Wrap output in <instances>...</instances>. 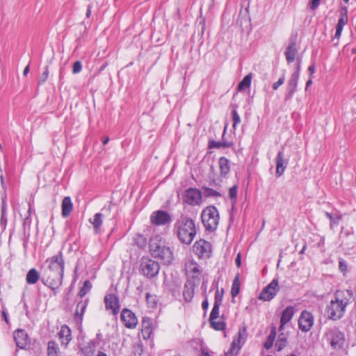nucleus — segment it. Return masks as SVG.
Listing matches in <instances>:
<instances>
[{"label":"nucleus","mask_w":356,"mask_h":356,"mask_svg":"<svg viewBox=\"0 0 356 356\" xmlns=\"http://www.w3.org/2000/svg\"><path fill=\"white\" fill-rule=\"evenodd\" d=\"M285 81V77L284 76H282L277 81L275 82L273 84V90H276L278 89V88L282 86L284 82Z\"/></svg>","instance_id":"nucleus-54"},{"label":"nucleus","mask_w":356,"mask_h":356,"mask_svg":"<svg viewBox=\"0 0 356 356\" xmlns=\"http://www.w3.org/2000/svg\"><path fill=\"white\" fill-rule=\"evenodd\" d=\"M95 341H90L81 348V351L84 356H92L95 353Z\"/></svg>","instance_id":"nucleus-30"},{"label":"nucleus","mask_w":356,"mask_h":356,"mask_svg":"<svg viewBox=\"0 0 356 356\" xmlns=\"http://www.w3.org/2000/svg\"><path fill=\"white\" fill-rule=\"evenodd\" d=\"M40 279V274L35 268H31L26 274V280L29 284H35Z\"/></svg>","instance_id":"nucleus-29"},{"label":"nucleus","mask_w":356,"mask_h":356,"mask_svg":"<svg viewBox=\"0 0 356 356\" xmlns=\"http://www.w3.org/2000/svg\"><path fill=\"white\" fill-rule=\"evenodd\" d=\"M232 120H233V128L236 129L237 124L241 122V118L236 110L232 111Z\"/></svg>","instance_id":"nucleus-49"},{"label":"nucleus","mask_w":356,"mask_h":356,"mask_svg":"<svg viewBox=\"0 0 356 356\" xmlns=\"http://www.w3.org/2000/svg\"><path fill=\"white\" fill-rule=\"evenodd\" d=\"M0 180H1V185L3 191V195L2 196V212H3L4 210V204H5V200L6 197V186L5 184L4 178L3 175H0Z\"/></svg>","instance_id":"nucleus-45"},{"label":"nucleus","mask_w":356,"mask_h":356,"mask_svg":"<svg viewBox=\"0 0 356 356\" xmlns=\"http://www.w3.org/2000/svg\"><path fill=\"white\" fill-rule=\"evenodd\" d=\"M220 305L213 304L211 312L210 314L209 320L217 319L219 316V307Z\"/></svg>","instance_id":"nucleus-46"},{"label":"nucleus","mask_w":356,"mask_h":356,"mask_svg":"<svg viewBox=\"0 0 356 356\" xmlns=\"http://www.w3.org/2000/svg\"><path fill=\"white\" fill-rule=\"evenodd\" d=\"M49 356H58V346L54 341H50L48 343L47 347Z\"/></svg>","instance_id":"nucleus-37"},{"label":"nucleus","mask_w":356,"mask_h":356,"mask_svg":"<svg viewBox=\"0 0 356 356\" xmlns=\"http://www.w3.org/2000/svg\"><path fill=\"white\" fill-rule=\"evenodd\" d=\"M287 344V337L285 334L281 333L278 336V339L275 343L277 351L282 350Z\"/></svg>","instance_id":"nucleus-33"},{"label":"nucleus","mask_w":356,"mask_h":356,"mask_svg":"<svg viewBox=\"0 0 356 356\" xmlns=\"http://www.w3.org/2000/svg\"><path fill=\"white\" fill-rule=\"evenodd\" d=\"M146 301L152 307H154L157 304L156 297L149 293H146Z\"/></svg>","instance_id":"nucleus-48"},{"label":"nucleus","mask_w":356,"mask_h":356,"mask_svg":"<svg viewBox=\"0 0 356 356\" xmlns=\"http://www.w3.org/2000/svg\"><path fill=\"white\" fill-rule=\"evenodd\" d=\"M339 269L343 275H346V273L348 271V265L345 260L339 259Z\"/></svg>","instance_id":"nucleus-44"},{"label":"nucleus","mask_w":356,"mask_h":356,"mask_svg":"<svg viewBox=\"0 0 356 356\" xmlns=\"http://www.w3.org/2000/svg\"><path fill=\"white\" fill-rule=\"evenodd\" d=\"M275 337H276V328H275V327H273L271 328L270 334L268 335L266 341L264 343V347L267 350L270 349L273 346Z\"/></svg>","instance_id":"nucleus-34"},{"label":"nucleus","mask_w":356,"mask_h":356,"mask_svg":"<svg viewBox=\"0 0 356 356\" xmlns=\"http://www.w3.org/2000/svg\"><path fill=\"white\" fill-rule=\"evenodd\" d=\"M211 327L216 330H223L225 329L226 324L223 321H216V319L209 320Z\"/></svg>","instance_id":"nucleus-38"},{"label":"nucleus","mask_w":356,"mask_h":356,"mask_svg":"<svg viewBox=\"0 0 356 356\" xmlns=\"http://www.w3.org/2000/svg\"><path fill=\"white\" fill-rule=\"evenodd\" d=\"M59 338L61 340V343L64 345L68 344L71 341V330L67 326H62L58 333Z\"/></svg>","instance_id":"nucleus-24"},{"label":"nucleus","mask_w":356,"mask_h":356,"mask_svg":"<svg viewBox=\"0 0 356 356\" xmlns=\"http://www.w3.org/2000/svg\"><path fill=\"white\" fill-rule=\"evenodd\" d=\"M334 305V300H330V304L327 306V315L328 318L333 319L334 318V309L332 308V305Z\"/></svg>","instance_id":"nucleus-52"},{"label":"nucleus","mask_w":356,"mask_h":356,"mask_svg":"<svg viewBox=\"0 0 356 356\" xmlns=\"http://www.w3.org/2000/svg\"><path fill=\"white\" fill-rule=\"evenodd\" d=\"M346 343L345 335L341 332H335V348H343Z\"/></svg>","instance_id":"nucleus-36"},{"label":"nucleus","mask_w":356,"mask_h":356,"mask_svg":"<svg viewBox=\"0 0 356 356\" xmlns=\"http://www.w3.org/2000/svg\"><path fill=\"white\" fill-rule=\"evenodd\" d=\"M201 356H210V355L207 350H202Z\"/></svg>","instance_id":"nucleus-63"},{"label":"nucleus","mask_w":356,"mask_h":356,"mask_svg":"<svg viewBox=\"0 0 356 356\" xmlns=\"http://www.w3.org/2000/svg\"><path fill=\"white\" fill-rule=\"evenodd\" d=\"M48 76H49V70H48V67H46L44 72L39 77L38 84L39 85L43 84L47 79Z\"/></svg>","instance_id":"nucleus-51"},{"label":"nucleus","mask_w":356,"mask_h":356,"mask_svg":"<svg viewBox=\"0 0 356 356\" xmlns=\"http://www.w3.org/2000/svg\"><path fill=\"white\" fill-rule=\"evenodd\" d=\"M235 344H236V340H234L232 344V348L230 350L231 353H233L235 350Z\"/></svg>","instance_id":"nucleus-64"},{"label":"nucleus","mask_w":356,"mask_h":356,"mask_svg":"<svg viewBox=\"0 0 356 356\" xmlns=\"http://www.w3.org/2000/svg\"><path fill=\"white\" fill-rule=\"evenodd\" d=\"M177 235L180 241L189 245L196 235V229L194 221L187 217L181 216L175 224Z\"/></svg>","instance_id":"nucleus-2"},{"label":"nucleus","mask_w":356,"mask_h":356,"mask_svg":"<svg viewBox=\"0 0 356 356\" xmlns=\"http://www.w3.org/2000/svg\"><path fill=\"white\" fill-rule=\"evenodd\" d=\"M202 197L200 191L190 188L184 192L183 200L189 205H198L202 202Z\"/></svg>","instance_id":"nucleus-9"},{"label":"nucleus","mask_w":356,"mask_h":356,"mask_svg":"<svg viewBox=\"0 0 356 356\" xmlns=\"http://www.w3.org/2000/svg\"><path fill=\"white\" fill-rule=\"evenodd\" d=\"M308 71L309 72V76H311L315 72V65L312 64L308 67Z\"/></svg>","instance_id":"nucleus-57"},{"label":"nucleus","mask_w":356,"mask_h":356,"mask_svg":"<svg viewBox=\"0 0 356 356\" xmlns=\"http://www.w3.org/2000/svg\"><path fill=\"white\" fill-rule=\"evenodd\" d=\"M91 288L92 284L90 282L89 280H86L84 282L83 287L80 289L79 292V296H80V298H82L83 296H85L87 294V293L91 289Z\"/></svg>","instance_id":"nucleus-40"},{"label":"nucleus","mask_w":356,"mask_h":356,"mask_svg":"<svg viewBox=\"0 0 356 356\" xmlns=\"http://www.w3.org/2000/svg\"><path fill=\"white\" fill-rule=\"evenodd\" d=\"M149 248L152 257L161 259L166 265L172 263L173 252L162 237L159 235L152 236L149 239Z\"/></svg>","instance_id":"nucleus-1"},{"label":"nucleus","mask_w":356,"mask_h":356,"mask_svg":"<svg viewBox=\"0 0 356 356\" xmlns=\"http://www.w3.org/2000/svg\"><path fill=\"white\" fill-rule=\"evenodd\" d=\"M238 187L236 185L233 186L229 190V197L232 200H236L237 197Z\"/></svg>","instance_id":"nucleus-50"},{"label":"nucleus","mask_w":356,"mask_h":356,"mask_svg":"<svg viewBox=\"0 0 356 356\" xmlns=\"http://www.w3.org/2000/svg\"><path fill=\"white\" fill-rule=\"evenodd\" d=\"M314 324V318L307 311H303L298 320L299 328L303 332H308Z\"/></svg>","instance_id":"nucleus-12"},{"label":"nucleus","mask_w":356,"mask_h":356,"mask_svg":"<svg viewBox=\"0 0 356 356\" xmlns=\"http://www.w3.org/2000/svg\"><path fill=\"white\" fill-rule=\"evenodd\" d=\"M193 248L197 254L200 257H209L211 252V245L209 242L204 240H200L197 241Z\"/></svg>","instance_id":"nucleus-13"},{"label":"nucleus","mask_w":356,"mask_h":356,"mask_svg":"<svg viewBox=\"0 0 356 356\" xmlns=\"http://www.w3.org/2000/svg\"><path fill=\"white\" fill-rule=\"evenodd\" d=\"M186 270L188 273L193 274V277H195L200 274L199 265L193 261L186 263Z\"/></svg>","instance_id":"nucleus-31"},{"label":"nucleus","mask_w":356,"mask_h":356,"mask_svg":"<svg viewBox=\"0 0 356 356\" xmlns=\"http://www.w3.org/2000/svg\"><path fill=\"white\" fill-rule=\"evenodd\" d=\"M63 277V273H61L44 271L42 277V282L56 293V290L62 284Z\"/></svg>","instance_id":"nucleus-5"},{"label":"nucleus","mask_w":356,"mask_h":356,"mask_svg":"<svg viewBox=\"0 0 356 356\" xmlns=\"http://www.w3.org/2000/svg\"><path fill=\"white\" fill-rule=\"evenodd\" d=\"M276 163V175L280 177L283 175L288 161L284 159V154L283 151H279L275 158Z\"/></svg>","instance_id":"nucleus-15"},{"label":"nucleus","mask_w":356,"mask_h":356,"mask_svg":"<svg viewBox=\"0 0 356 356\" xmlns=\"http://www.w3.org/2000/svg\"><path fill=\"white\" fill-rule=\"evenodd\" d=\"M135 243L140 248H143L146 245V238L143 235L138 234L134 239Z\"/></svg>","instance_id":"nucleus-41"},{"label":"nucleus","mask_w":356,"mask_h":356,"mask_svg":"<svg viewBox=\"0 0 356 356\" xmlns=\"http://www.w3.org/2000/svg\"><path fill=\"white\" fill-rule=\"evenodd\" d=\"M321 0H312L311 2V9L315 10L319 5Z\"/></svg>","instance_id":"nucleus-56"},{"label":"nucleus","mask_w":356,"mask_h":356,"mask_svg":"<svg viewBox=\"0 0 356 356\" xmlns=\"http://www.w3.org/2000/svg\"><path fill=\"white\" fill-rule=\"evenodd\" d=\"M103 214L102 213H97L94 215L92 218L89 220L90 222L92 225L95 234H99L101 230V227L103 222Z\"/></svg>","instance_id":"nucleus-22"},{"label":"nucleus","mask_w":356,"mask_h":356,"mask_svg":"<svg viewBox=\"0 0 356 356\" xmlns=\"http://www.w3.org/2000/svg\"><path fill=\"white\" fill-rule=\"evenodd\" d=\"M201 218L206 230L213 232L217 229L219 223V213L215 207H206L202 212Z\"/></svg>","instance_id":"nucleus-3"},{"label":"nucleus","mask_w":356,"mask_h":356,"mask_svg":"<svg viewBox=\"0 0 356 356\" xmlns=\"http://www.w3.org/2000/svg\"><path fill=\"white\" fill-rule=\"evenodd\" d=\"M141 327L143 338L145 340L149 339L153 331L152 320L148 317H144L142 321Z\"/></svg>","instance_id":"nucleus-17"},{"label":"nucleus","mask_w":356,"mask_h":356,"mask_svg":"<svg viewBox=\"0 0 356 356\" xmlns=\"http://www.w3.org/2000/svg\"><path fill=\"white\" fill-rule=\"evenodd\" d=\"M106 309H111L113 315H117L120 310L119 298L114 294H107L104 297Z\"/></svg>","instance_id":"nucleus-14"},{"label":"nucleus","mask_w":356,"mask_h":356,"mask_svg":"<svg viewBox=\"0 0 356 356\" xmlns=\"http://www.w3.org/2000/svg\"><path fill=\"white\" fill-rule=\"evenodd\" d=\"M120 317L124 325L129 329H134L138 325V318L130 309H123Z\"/></svg>","instance_id":"nucleus-11"},{"label":"nucleus","mask_w":356,"mask_h":356,"mask_svg":"<svg viewBox=\"0 0 356 356\" xmlns=\"http://www.w3.org/2000/svg\"><path fill=\"white\" fill-rule=\"evenodd\" d=\"M352 297L353 293L349 290H337L335 292V304L337 305L335 319H340L343 316L346 307L350 302Z\"/></svg>","instance_id":"nucleus-4"},{"label":"nucleus","mask_w":356,"mask_h":356,"mask_svg":"<svg viewBox=\"0 0 356 356\" xmlns=\"http://www.w3.org/2000/svg\"><path fill=\"white\" fill-rule=\"evenodd\" d=\"M280 287L277 280H273L261 292L259 296V300L269 301L272 300L279 291Z\"/></svg>","instance_id":"nucleus-8"},{"label":"nucleus","mask_w":356,"mask_h":356,"mask_svg":"<svg viewBox=\"0 0 356 356\" xmlns=\"http://www.w3.org/2000/svg\"><path fill=\"white\" fill-rule=\"evenodd\" d=\"M341 17L338 21V24L337 25V30L335 32V38H339L341 33L343 26L348 22V15H347V8L343 7L341 9Z\"/></svg>","instance_id":"nucleus-18"},{"label":"nucleus","mask_w":356,"mask_h":356,"mask_svg":"<svg viewBox=\"0 0 356 356\" xmlns=\"http://www.w3.org/2000/svg\"><path fill=\"white\" fill-rule=\"evenodd\" d=\"M243 21H244V22L246 24H250V18L249 16V10H248V8H246L243 12L242 10H241L240 14H239V17L237 19V23L239 24L241 26H242Z\"/></svg>","instance_id":"nucleus-35"},{"label":"nucleus","mask_w":356,"mask_h":356,"mask_svg":"<svg viewBox=\"0 0 356 356\" xmlns=\"http://www.w3.org/2000/svg\"><path fill=\"white\" fill-rule=\"evenodd\" d=\"M239 291H240V283H239L238 277L237 276L234 278L233 284H232V290H231L232 296L233 297H236L239 293Z\"/></svg>","instance_id":"nucleus-39"},{"label":"nucleus","mask_w":356,"mask_h":356,"mask_svg":"<svg viewBox=\"0 0 356 356\" xmlns=\"http://www.w3.org/2000/svg\"><path fill=\"white\" fill-rule=\"evenodd\" d=\"M218 164L220 171V176L225 177L230 170L229 161L227 158L222 156L219 159Z\"/></svg>","instance_id":"nucleus-23"},{"label":"nucleus","mask_w":356,"mask_h":356,"mask_svg":"<svg viewBox=\"0 0 356 356\" xmlns=\"http://www.w3.org/2000/svg\"><path fill=\"white\" fill-rule=\"evenodd\" d=\"M27 334L22 330H17L14 332V339L17 346L23 348L26 345Z\"/></svg>","instance_id":"nucleus-21"},{"label":"nucleus","mask_w":356,"mask_h":356,"mask_svg":"<svg viewBox=\"0 0 356 356\" xmlns=\"http://www.w3.org/2000/svg\"><path fill=\"white\" fill-rule=\"evenodd\" d=\"M88 299L86 298L85 300H81L78 302L76 308L75 316L80 321H82L83 316L84 314L85 310L88 306Z\"/></svg>","instance_id":"nucleus-27"},{"label":"nucleus","mask_w":356,"mask_h":356,"mask_svg":"<svg viewBox=\"0 0 356 356\" xmlns=\"http://www.w3.org/2000/svg\"><path fill=\"white\" fill-rule=\"evenodd\" d=\"M300 70V62L298 60V63L296 64V70H295V72L293 73H297V76H299Z\"/></svg>","instance_id":"nucleus-58"},{"label":"nucleus","mask_w":356,"mask_h":356,"mask_svg":"<svg viewBox=\"0 0 356 356\" xmlns=\"http://www.w3.org/2000/svg\"><path fill=\"white\" fill-rule=\"evenodd\" d=\"M62 216L67 217L72 211L73 204L70 197H65L63 200L62 204Z\"/></svg>","instance_id":"nucleus-25"},{"label":"nucleus","mask_w":356,"mask_h":356,"mask_svg":"<svg viewBox=\"0 0 356 356\" xmlns=\"http://www.w3.org/2000/svg\"><path fill=\"white\" fill-rule=\"evenodd\" d=\"M236 264L238 267H240L241 265V254H238L236 258Z\"/></svg>","instance_id":"nucleus-60"},{"label":"nucleus","mask_w":356,"mask_h":356,"mask_svg":"<svg viewBox=\"0 0 356 356\" xmlns=\"http://www.w3.org/2000/svg\"><path fill=\"white\" fill-rule=\"evenodd\" d=\"M297 53L296 44L295 42H291L288 46L285 52L286 58L288 63H292Z\"/></svg>","instance_id":"nucleus-28"},{"label":"nucleus","mask_w":356,"mask_h":356,"mask_svg":"<svg viewBox=\"0 0 356 356\" xmlns=\"http://www.w3.org/2000/svg\"><path fill=\"white\" fill-rule=\"evenodd\" d=\"M202 307L204 310H207L209 307V301L206 299L202 302Z\"/></svg>","instance_id":"nucleus-59"},{"label":"nucleus","mask_w":356,"mask_h":356,"mask_svg":"<svg viewBox=\"0 0 356 356\" xmlns=\"http://www.w3.org/2000/svg\"><path fill=\"white\" fill-rule=\"evenodd\" d=\"M226 128L224 130L223 134H222V141H215V140H210L209 142V148H226V147H230L233 145V143L229 142L225 140L224 138V136L225 134Z\"/></svg>","instance_id":"nucleus-26"},{"label":"nucleus","mask_w":356,"mask_h":356,"mask_svg":"<svg viewBox=\"0 0 356 356\" xmlns=\"http://www.w3.org/2000/svg\"><path fill=\"white\" fill-rule=\"evenodd\" d=\"M91 10H92V6L88 5L87 7V11H86V17L89 18L91 15Z\"/></svg>","instance_id":"nucleus-61"},{"label":"nucleus","mask_w":356,"mask_h":356,"mask_svg":"<svg viewBox=\"0 0 356 356\" xmlns=\"http://www.w3.org/2000/svg\"><path fill=\"white\" fill-rule=\"evenodd\" d=\"M29 65H27L25 67V68L24 69V72H23V74L24 76H26L28 74V73L29 72Z\"/></svg>","instance_id":"nucleus-62"},{"label":"nucleus","mask_w":356,"mask_h":356,"mask_svg":"<svg viewBox=\"0 0 356 356\" xmlns=\"http://www.w3.org/2000/svg\"><path fill=\"white\" fill-rule=\"evenodd\" d=\"M245 333H246V329H245V327H244V328L243 329V330H239L238 334V343H240V340H241V339H244L243 335H245Z\"/></svg>","instance_id":"nucleus-55"},{"label":"nucleus","mask_w":356,"mask_h":356,"mask_svg":"<svg viewBox=\"0 0 356 356\" xmlns=\"http://www.w3.org/2000/svg\"><path fill=\"white\" fill-rule=\"evenodd\" d=\"M150 221L156 226L165 225L171 221V217L167 211L159 210L151 214Z\"/></svg>","instance_id":"nucleus-10"},{"label":"nucleus","mask_w":356,"mask_h":356,"mask_svg":"<svg viewBox=\"0 0 356 356\" xmlns=\"http://www.w3.org/2000/svg\"><path fill=\"white\" fill-rule=\"evenodd\" d=\"M299 76H297V73H293L291 76L287 85L286 93L285 95V99L289 100L290 99L296 90V88L298 86Z\"/></svg>","instance_id":"nucleus-16"},{"label":"nucleus","mask_w":356,"mask_h":356,"mask_svg":"<svg viewBox=\"0 0 356 356\" xmlns=\"http://www.w3.org/2000/svg\"><path fill=\"white\" fill-rule=\"evenodd\" d=\"M133 350L135 355H141L143 354V346L140 341H138L134 344Z\"/></svg>","instance_id":"nucleus-42"},{"label":"nucleus","mask_w":356,"mask_h":356,"mask_svg":"<svg viewBox=\"0 0 356 356\" xmlns=\"http://www.w3.org/2000/svg\"><path fill=\"white\" fill-rule=\"evenodd\" d=\"M81 69H82L81 63L79 60L76 61L73 65L72 72L74 74L79 73L81 71Z\"/></svg>","instance_id":"nucleus-53"},{"label":"nucleus","mask_w":356,"mask_h":356,"mask_svg":"<svg viewBox=\"0 0 356 356\" xmlns=\"http://www.w3.org/2000/svg\"><path fill=\"white\" fill-rule=\"evenodd\" d=\"M47 263L49 265L44 271L63 273L65 262L61 252L48 259Z\"/></svg>","instance_id":"nucleus-7"},{"label":"nucleus","mask_w":356,"mask_h":356,"mask_svg":"<svg viewBox=\"0 0 356 356\" xmlns=\"http://www.w3.org/2000/svg\"><path fill=\"white\" fill-rule=\"evenodd\" d=\"M252 78V74L249 73L247 74L243 80L238 83L237 89L238 91H243L247 88H249L251 85V81Z\"/></svg>","instance_id":"nucleus-32"},{"label":"nucleus","mask_w":356,"mask_h":356,"mask_svg":"<svg viewBox=\"0 0 356 356\" xmlns=\"http://www.w3.org/2000/svg\"><path fill=\"white\" fill-rule=\"evenodd\" d=\"M224 289H222L220 291L218 289L216 290L215 293V300L214 304H217L218 305H221L223 298Z\"/></svg>","instance_id":"nucleus-43"},{"label":"nucleus","mask_w":356,"mask_h":356,"mask_svg":"<svg viewBox=\"0 0 356 356\" xmlns=\"http://www.w3.org/2000/svg\"><path fill=\"white\" fill-rule=\"evenodd\" d=\"M204 195L206 197H218L220 195L218 192L209 188H205L204 189Z\"/></svg>","instance_id":"nucleus-47"},{"label":"nucleus","mask_w":356,"mask_h":356,"mask_svg":"<svg viewBox=\"0 0 356 356\" xmlns=\"http://www.w3.org/2000/svg\"><path fill=\"white\" fill-rule=\"evenodd\" d=\"M160 266L158 262L148 259H143L140 263V270L142 273L149 278L154 277L158 275Z\"/></svg>","instance_id":"nucleus-6"},{"label":"nucleus","mask_w":356,"mask_h":356,"mask_svg":"<svg viewBox=\"0 0 356 356\" xmlns=\"http://www.w3.org/2000/svg\"><path fill=\"white\" fill-rule=\"evenodd\" d=\"M294 314L293 307H287L282 312L280 319V330H282L284 325L291 321Z\"/></svg>","instance_id":"nucleus-20"},{"label":"nucleus","mask_w":356,"mask_h":356,"mask_svg":"<svg viewBox=\"0 0 356 356\" xmlns=\"http://www.w3.org/2000/svg\"><path fill=\"white\" fill-rule=\"evenodd\" d=\"M195 283L193 280H188L184 284L183 296L186 302H191L194 296Z\"/></svg>","instance_id":"nucleus-19"}]
</instances>
